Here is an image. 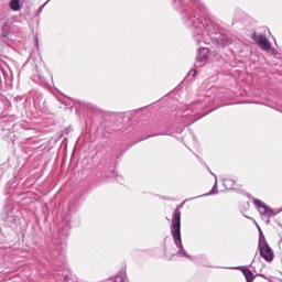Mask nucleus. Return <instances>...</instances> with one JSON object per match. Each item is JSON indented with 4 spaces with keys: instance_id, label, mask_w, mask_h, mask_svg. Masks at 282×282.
I'll use <instances>...</instances> for the list:
<instances>
[{
    "instance_id": "6",
    "label": "nucleus",
    "mask_w": 282,
    "mask_h": 282,
    "mask_svg": "<svg viewBox=\"0 0 282 282\" xmlns=\"http://www.w3.org/2000/svg\"><path fill=\"white\" fill-rule=\"evenodd\" d=\"M240 270H241L247 282L254 281V273H252V271H250V269H248L246 267H241Z\"/></svg>"
},
{
    "instance_id": "7",
    "label": "nucleus",
    "mask_w": 282,
    "mask_h": 282,
    "mask_svg": "<svg viewBox=\"0 0 282 282\" xmlns=\"http://www.w3.org/2000/svg\"><path fill=\"white\" fill-rule=\"evenodd\" d=\"M9 6L13 12H19V10H21V2L19 0H11Z\"/></svg>"
},
{
    "instance_id": "9",
    "label": "nucleus",
    "mask_w": 282,
    "mask_h": 282,
    "mask_svg": "<svg viewBox=\"0 0 282 282\" xmlns=\"http://www.w3.org/2000/svg\"><path fill=\"white\" fill-rule=\"evenodd\" d=\"M217 193H219V191L217 189V184H215V186L213 187L212 192L206 194V195H217Z\"/></svg>"
},
{
    "instance_id": "3",
    "label": "nucleus",
    "mask_w": 282,
    "mask_h": 282,
    "mask_svg": "<svg viewBox=\"0 0 282 282\" xmlns=\"http://www.w3.org/2000/svg\"><path fill=\"white\" fill-rule=\"evenodd\" d=\"M252 39L261 50L264 52H270L272 50V44H270V41H268L267 36L253 34Z\"/></svg>"
},
{
    "instance_id": "2",
    "label": "nucleus",
    "mask_w": 282,
    "mask_h": 282,
    "mask_svg": "<svg viewBox=\"0 0 282 282\" xmlns=\"http://www.w3.org/2000/svg\"><path fill=\"white\" fill-rule=\"evenodd\" d=\"M259 230V250L261 257L265 259V261H272L274 259V253L272 252V249L268 245V241H265V236H263V231H261V227H258Z\"/></svg>"
},
{
    "instance_id": "1",
    "label": "nucleus",
    "mask_w": 282,
    "mask_h": 282,
    "mask_svg": "<svg viewBox=\"0 0 282 282\" xmlns=\"http://www.w3.org/2000/svg\"><path fill=\"white\" fill-rule=\"evenodd\" d=\"M182 216L180 214H174L172 217V227L171 232L174 239V243L180 248L178 254L181 257H186V251L184 250V247L182 246Z\"/></svg>"
},
{
    "instance_id": "11",
    "label": "nucleus",
    "mask_w": 282,
    "mask_h": 282,
    "mask_svg": "<svg viewBox=\"0 0 282 282\" xmlns=\"http://www.w3.org/2000/svg\"><path fill=\"white\" fill-rule=\"evenodd\" d=\"M262 217H265V214H262Z\"/></svg>"
},
{
    "instance_id": "5",
    "label": "nucleus",
    "mask_w": 282,
    "mask_h": 282,
    "mask_svg": "<svg viewBox=\"0 0 282 282\" xmlns=\"http://www.w3.org/2000/svg\"><path fill=\"white\" fill-rule=\"evenodd\" d=\"M254 206L258 208L259 213H270V207L265 205V203L259 200V199H253Z\"/></svg>"
},
{
    "instance_id": "8",
    "label": "nucleus",
    "mask_w": 282,
    "mask_h": 282,
    "mask_svg": "<svg viewBox=\"0 0 282 282\" xmlns=\"http://www.w3.org/2000/svg\"><path fill=\"white\" fill-rule=\"evenodd\" d=\"M115 282H129V278H127L126 272H121L115 276Z\"/></svg>"
},
{
    "instance_id": "10",
    "label": "nucleus",
    "mask_w": 282,
    "mask_h": 282,
    "mask_svg": "<svg viewBox=\"0 0 282 282\" xmlns=\"http://www.w3.org/2000/svg\"><path fill=\"white\" fill-rule=\"evenodd\" d=\"M231 182H232V181H230V180L225 181L224 185H225L226 187H228V186H230V183H231Z\"/></svg>"
},
{
    "instance_id": "4",
    "label": "nucleus",
    "mask_w": 282,
    "mask_h": 282,
    "mask_svg": "<svg viewBox=\"0 0 282 282\" xmlns=\"http://www.w3.org/2000/svg\"><path fill=\"white\" fill-rule=\"evenodd\" d=\"M210 57V48L202 47L197 52V62L202 65H206L208 63V58Z\"/></svg>"
}]
</instances>
